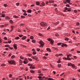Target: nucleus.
<instances>
[{"instance_id":"obj_15","label":"nucleus","mask_w":80,"mask_h":80,"mask_svg":"<svg viewBox=\"0 0 80 80\" xmlns=\"http://www.w3.org/2000/svg\"><path fill=\"white\" fill-rule=\"evenodd\" d=\"M69 40V39H68V38H65V40H66V41H68Z\"/></svg>"},{"instance_id":"obj_37","label":"nucleus","mask_w":80,"mask_h":80,"mask_svg":"<svg viewBox=\"0 0 80 80\" xmlns=\"http://www.w3.org/2000/svg\"><path fill=\"white\" fill-rule=\"evenodd\" d=\"M42 5L43 6H45V4L44 3V2H42Z\"/></svg>"},{"instance_id":"obj_39","label":"nucleus","mask_w":80,"mask_h":80,"mask_svg":"<svg viewBox=\"0 0 80 80\" xmlns=\"http://www.w3.org/2000/svg\"><path fill=\"white\" fill-rule=\"evenodd\" d=\"M48 80H55L54 79H52V78H49Z\"/></svg>"},{"instance_id":"obj_28","label":"nucleus","mask_w":80,"mask_h":80,"mask_svg":"<svg viewBox=\"0 0 80 80\" xmlns=\"http://www.w3.org/2000/svg\"><path fill=\"white\" fill-rule=\"evenodd\" d=\"M36 53H37V52H36L35 51H34L33 52H32V54L33 55H35V54H36Z\"/></svg>"},{"instance_id":"obj_35","label":"nucleus","mask_w":80,"mask_h":80,"mask_svg":"<svg viewBox=\"0 0 80 80\" xmlns=\"http://www.w3.org/2000/svg\"><path fill=\"white\" fill-rule=\"evenodd\" d=\"M8 43H12V41L11 40L8 41Z\"/></svg>"},{"instance_id":"obj_44","label":"nucleus","mask_w":80,"mask_h":80,"mask_svg":"<svg viewBox=\"0 0 80 80\" xmlns=\"http://www.w3.org/2000/svg\"><path fill=\"white\" fill-rule=\"evenodd\" d=\"M63 60H67V59L66 58L64 57L63 58Z\"/></svg>"},{"instance_id":"obj_3","label":"nucleus","mask_w":80,"mask_h":80,"mask_svg":"<svg viewBox=\"0 0 80 80\" xmlns=\"http://www.w3.org/2000/svg\"><path fill=\"white\" fill-rule=\"evenodd\" d=\"M40 25H41V26H42V27H43L44 26L45 27V26H47V23L43 22H41L40 23Z\"/></svg>"},{"instance_id":"obj_4","label":"nucleus","mask_w":80,"mask_h":80,"mask_svg":"<svg viewBox=\"0 0 80 80\" xmlns=\"http://www.w3.org/2000/svg\"><path fill=\"white\" fill-rule=\"evenodd\" d=\"M13 46L14 49H15V50H17V44H14L13 45Z\"/></svg>"},{"instance_id":"obj_63","label":"nucleus","mask_w":80,"mask_h":80,"mask_svg":"<svg viewBox=\"0 0 80 80\" xmlns=\"http://www.w3.org/2000/svg\"><path fill=\"white\" fill-rule=\"evenodd\" d=\"M4 40H7V38L6 37H5Z\"/></svg>"},{"instance_id":"obj_23","label":"nucleus","mask_w":80,"mask_h":80,"mask_svg":"<svg viewBox=\"0 0 80 80\" xmlns=\"http://www.w3.org/2000/svg\"><path fill=\"white\" fill-rule=\"evenodd\" d=\"M49 3H53L54 2L53 0H50L49 1Z\"/></svg>"},{"instance_id":"obj_41","label":"nucleus","mask_w":80,"mask_h":80,"mask_svg":"<svg viewBox=\"0 0 80 80\" xmlns=\"http://www.w3.org/2000/svg\"><path fill=\"white\" fill-rule=\"evenodd\" d=\"M20 58H21V59H22L23 60V59L24 58H23V57L21 56L20 57Z\"/></svg>"},{"instance_id":"obj_52","label":"nucleus","mask_w":80,"mask_h":80,"mask_svg":"<svg viewBox=\"0 0 80 80\" xmlns=\"http://www.w3.org/2000/svg\"><path fill=\"white\" fill-rule=\"evenodd\" d=\"M23 15H24L25 16H26L27 15V13H24L23 14Z\"/></svg>"},{"instance_id":"obj_64","label":"nucleus","mask_w":80,"mask_h":80,"mask_svg":"<svg viewBox=\"0 0 80 80\" xmlns=\"http://www.w3.org/2000/svg\"><path fill=\"white\" fill-rule=\"evenodd\" d=\"M74 13H77V10H74Z\"/></svg>"},{"instance_id":"obj_29","label":"nucleus","mask_w":80,"mask_h":80,"mask_svg":"<svg viewBox=\"0 0 80 80\" xmlns=\"http://www.w3.org/2000/svg\"><path fill=\"white\" fill-rule=\"evenodd\" d=\"M28 60L30 61V62H32V59L31 58H28Z\"/></svg>"},{"instance_id":"obj_43","label":"nucleus","mask_w":80,"mask_h":80,"mask_svg":"<svg viewBox=\"0 0 80 80\" xmlns=\"http://www.w3.org/2000/svg\"><path fill=\"white\" fill-rule=\"evenodd\" d=\"M18 36L19 37H23V35L20 34L18 35Z\"/></svg>"},{"instance_id":"obj_6","label":"nucleus","mask_w":80,"mask_h":80,"mask_svg":"<svg viewBox=\"0 0 80 80\" xmlns=\"http://www.w3.org/2000/svg\"><path fill=\"white\" fill-rule=\"evenodd\" d=\"M54 42V41H53V39L51 40L50 41V43L51 44L53 45V44Z\"/></svg>"},{"instance_id":"obj_49","label":"nucleus","mask_w":80,"mask_h":80,"mask_svg":"<svg viewBox=\"0 0 80 80\" xmlns=\"http://www.w3.org/2000/svg\"><path fill=\"white\" fill-rule=\"evenodd\" d=\"M43 58L44 59H45V60H47V57H46L45 56H44L43 57Z\"/></svg>"},{"instance_id":"obj_22","label":"nucleus","mask_w":80,"mask_h":80,"mask_svg":"<svg viewBox=\"0 0 80 80\" xmlns=\"http://www.w3.org/2000/svg\"><path fill=\"white\" fill-rule=\"evenodd\" d=\"M1 67H3V66H5V64L4 63H2V64H1Z\"/></svg>"},{"instance_id":"obj_32","label":"nucleus","mask_w":80,"mask_h":80,"mask_svg":"<svg viewBox=\"0 0 80 80\" xmlns=\"http://www.w3.org/2000/svg\"><path fill=\"white\" fill-rule=\"evenodd\" d=\"M68 66H72V63L68 64Z\"/></svg>"},{"instance_id":"obj_18","label":"nucleus","mask_w":80,"mask_h":80,"mask_svg":"<svg viewBox=\"0 0 80 80\" xmlns=\"http://www.w3.org/2000/svg\"><path fill=\"white\" fill-rule=\"evenodd\" d=\"M32 43H35V42H36V41L35 39L32 40Z\"/></svg>"},{"instance_id":"obj_53","label":"nucleus","mask_w":80,"mask_h":80,"mask_svg":"<svg viewBox=\"0 0 80 80\" xmlns=\"http://www.w3.org/2000/svg\"><path fill=\"white\" fill-rule=\"evenodd\" d=\"M58 63H60L61 62V61H60V60H59L57 62Z\"/></svg>"},{"instance_id":"obj_48","label":"nucleus","mask_w":80,"mask_h":80,"mask_svg":"<svg viewBox=\"0 0 80 80\" xmlns=\"http://www.w3.org/2000/svg\"><path fill=\"white\" fill-rule=\"evenodd\" d=\"M66 6V7H70V5L69 4H67Z\"/></svg>"},{"instance_id":"obj_5","label":"nucleus","mask_w":80,"mask_h":80,"mask_svg":"<svg viewBox=\"0 0 80 80\" xmlns=\"http://www.w3.org/2000/svg\"><path fill=\"white\" fill-rule=\"evenodd\" d=\"M64 47H67L68 45H66V44H62L61 45V47H64Z\"/></svg>"},{"instance_id":"obj_7","label":"nucleus","mask_w":80,"mask_h":80,"mask_svg":"<svg viewBox=\"0 0 80 80\" xmlns=\"http://www.w3.org/2000/svg\"><path fill=\"white\" fill-rule=\"evenodd\" d=\"M47 51H49V52H51L52 51L51 50H50V48H48L46 49Z\"/></svg>"},{"instance_id":"obj_31","label":"nucleus","mask_w":80,"mask_h":80,"mask_svg":"<svg viewBox=\"0 0 80 80\" xmlns=\"http://www.w3.org/2000/svg\"><path fill=\"white\" fill-rule=\"evenodd\" d=\"M61 66H62L61 65V64H60V65H59V64H58V67L59 68H60V67H61Z\"/></svg>"},{"instance_id":"obj_27","label":"nucleus","mask_w":80,"mask_h":80,"mask_svg":"<svg viewBox=\"0 0 80 80\" xmlns=\"http://www.w3.org/2000/svg\"><path fill=\"white\" fill-rule=\"evenodd\" d=\"M13 17H14V18H18L19 17L18 16H17L16 15H14L13 16Z\"/></svg>"},{"instance_id":"obj_46","label":"nucleus","mask_w":80,"mask_h":80,"mask_svg":"<svg viewBox=\"0 0 80 80\" xmlns=\"http://www.w3.org/2000/svg\"><path fill=\"white\" fill-rule=\"evenodd\" d=\"M19 5H20V3L19 2H18L17 3H16V5L17 6H19Z\"/></svg>"},{"instance_id":"obj_2","label":"nucleus","mask_w":80,"mask_h":80,"mask_svg":"<svg viewBox=\"0 0 80 80\" xmlns=\"http://www.w3.org/2000/svg\"><path fill=\"white\" fill-rule=\"evenodd\" d=\"M40 44L41 45L39 46V47H43V45H45V43L42 41H40Z\"/></svg>"},{"instance_id":"obj_54","label":"nucleus","mask_w":80,"mask_h":80,"mask_svg":"<svg viewBox=\"0 0 80 80\" xmlns=\"http://www.w3.org/2000/svg\"><path fill=\"white\" fill-rule=\"evenodd\" d=\"M9 48H10L11 50H12L13 48H11V47H10V46H9Z\"/></svg>"},{"instance_id":"obj_10","label":"nucleus","mask_w":80,"mask_h":80,"mask_svg":"<svg viewBox=\"0 0 80 80\" xmlns=\"http://www.w3.org/2000/svg\"><path fill=\"white\" fill-rule=\"evenodd\" d=\"M26 38H27V37L26 36H23L22 37V40H25V39H26Z\"/></svg>"},{"instance_id":"obj_1","label":"nucleus","mask_w":80,"mask_h":80,"mask_svg":"<svg viewBox=\"0 0 80 80\" xmlns=\"http://www.w3.org/2000/svg\"><path fill=\"white\" fill-rule=\"evenodd\" d=\"M8 62L10 63L11 65H12V64H13V65H16L15 61L12 60H9L8 61Z\"/></svg>"},{"instance_id":"obj_34","label":"nucleus","mask_w":80,"mask_h":80,"mask_svg":"<svg viewBox=\"0 0 80 80\" xmlns=\"http://www.w3.org/2000/svg\"><path fill=\"white\" fill-rule=\"evenodd\" d=\"M19 38H19V37H16L15 38V39H16V40H18L19 39Z\"/></svg>"},{"instance_id":"obj_51","label":"nucleus","mask_w":80,"mask_h":80,"mask_svg":"<svg viewBox=\"0 0 80 80\" xmlns=\"http://www.w3.org/2000/svg\"><path fill=\"white\" fill-rule=\"evenodd\" d=\"M61 44H62L61 42H59L57 44V45H61Z\"/></svg>"},{"instance_id":"obj_42","label":"nucleus","mask_w":80,"mask_h":80,"mask_svg":"<svg viewBox=\"0 0 80 80\" xmlns=\"http://www.w3.org/2000/svg\"><path fill=\"white\" fill-rule=\"evenodd\" d=\"M10 22L12 24L13 23V21H12V20H11L10 21Z\"/></svg>"},{"instance_id":"obj_55","label":"nucleus","mask_w":80,"mask_h":80,"mask_svg":"<svg viewBox=\"0 0 80 80\" xmlns=\"http://www.w3.org/2000/svg\"><path fill=\"white\" fill-rule=\"evenodd\" d=\"M4 6L5 7H7V4H4Z\"/></svg>"},{"instance_id":"obj_33","label":"nucleus","mask_w":80,"mask_h":80,"mask_svg":"<svg viewBox=\"0 0 80 80\" xmlns=\"http://www.w3.org/2000/svg\"><path fill=\"white\" fill-rule=\"evenodd\" d=\"M30 38L32 40V39H33V36H31L30 37Z\"/></svg>"},{"instance_id":"obj_24","label":"nucleus","mask_w":80,"mask_h":80,"mask_svg":"<svg viewBox=\"0 0 80 80\" xmlns=\"http://www.w3.org/2000/svg\"><path fill=\"white\" fill-rule=\"evenodd\" d=\"M66 1L67 3H70V0H66Z\"/></svg>"},{"instance_id":"obj_11","label":"nucleus","mask_w":80,"mask_h":80,"mask_svg":"<svg viewBox=\"0 0 80 80\" xmlns=\"http://www.w3.org/2000/svg\"><path fill=\"white\" fill-rule=\"evenodd\" d=\"M36 4L37 5H39L40 4V2H36Z\"/></svg>"},{"instance_id":"obj_20","label":"nucleus","mask_w":80,"mask_h":80,"mask_svg":"<svg viewBox=\"0 0 80 80\" xmlns=\"http://www.w3.org/2000/svg\"><path fill=\"white\" fill-rule=\"evenodd\" d=\"M2 17H5V14H2Z\"/></svg>"},{"instance_id":"obj_40","label":"nucleus","mask_w":80,"mask_h":80,"mask_svg":"<svg viewBox=\"0 0 80 80\" xmlns=\"http://www.w3.org/2000/svg\"><path fill=\"white\" fill-rule=\"evenodd\" d=\"M71 56H72L71 54H68V55H67V57H71Z\"/></svg>"},{"instance_id":"obj_36","label":"nucleus","mask_w":80,"mask_h":80,"mask_svg":"<svg viewBox=\"0 0 80 80\" xmlns=\"http://www.w3.org/2000/svg\"><path fill=\"white\" fill-rule=\"evenodd\" d=\"M38 35H39V36H41L42 37L43 36V35H42V34L40 33H39Z\"/></svg>"},{"instance_id":"obj_17","label":"nucleus","mask_w":80,"mask_h":80,"mask_svg":"<svg viewBox=\"0 0 80 80\" xmlns=\"http://www.w3.org/2000/svg\"><path fill=\"white\" fill-rule=\"evenodd\" d=\"M67 60H71V59L69 57H67Z\"/></svg>"},{"instance_id":"obj_60","label":"nucleus","mask_w":80,"mask_h":80,"mask_svg":"<svg viewBox=\"0 0 80 80\" xmlns=\"http://www.w3.org/2000/svg\"><path fill=\"white\" fill-rule=\"evenodd\" d=\"M23 5H24V6H25V7L27 6V4H23Z\"/></svg>"},{"instance_id":"obj_50","label":"nucleus","mask_w":80,"mask_h":80,"mask_svg":"<svg viewBox=\"0 0 80 80\" xmlns=\"http://www.w3.org/2000/svg\"><path fill=\"white\" fill-rule=\"evenodd\" d=\"M55 35V36H56L57 37H58V36L59 35H58V33H56Z\"/></svg>"},{"instance_id":"obj_59","label":"nucleus","mask_w":80,"mask_h":80,"mask_svg":"<svg viewBox=\"0 0 80 80\" xmlns=\"http://www.w3.org/2000/svg\"><path fill=\"white\" fill-rule=\"evenodd\" d=\"M77 52L78 53H80V51H77Z\"/></svg>"},{"instance_id":"obj_26","label":"nucleus","mask_w":80,"mask_h":80,"mask_svg":"<svg viewBox=\"0 0 80 80\" xmlns=\"http://www.w3.org/2000/svg\"><path fill=\"white\" fill-rule=\"evenodd\" d=\"M21 17L22 18H25V17L23 16V15L21 16Z\"/></svg>"},{"instance_id":"obj_8","label":"nucleus","mask_w":80,"mask_h":80,"mask_svg":"<svg viewBox=\"0 0 80 80\" xmlns=\"http://www.w3.org/2000/svg\"><path fill=\"white\" fill-rule=\"evenodd\" d=\"M27 12L28 13H32V10L31 9L28 10Z\"/></svg>"},{"instance_id":"obj_58","label":"nucleus","mask_w":80,"mask_h":80,"mask_svg":"<svg viewBox=\"0 0 80 80\" xmlns=\"http://www.w3.org/2000/svg\"><path fill=\"white\" fill-rule=\"evenodd\" d=\"M63 56V54L62 53H60L59 54V56Z\"/></svg>"},{"instance_id":"obj_47","label":"nucleus","mask_w":80,"mask_h":80,"mask_svg":"<svg viewBox=\"0 0 80 80\" xmlns=\"http://www.w3.org/2000/svg\"><path fill=\"white\" fill-rule=\"evenodd\" d=\"M23 63H24V64H27V62L26 61H23Z\"/></svg>"},{"instance_id":"obj_61","label":"nucleus","mask_w":80,"mask_h":80,"mask_svg":"<svg viewBox=\"0 0 80 80\" xmlns=\"http://www.w3.org/2000/svg\"><path fill=\"white\" fill-rule=\"evenodd\" d=\"M31 58H32L33 59H35V58L34 57L32 56Z\"/></svg>"},{"instance_id":"obj_57","label":"nucleus","mask_w":80,"mask_h":80,"mask_svg":"<svg viewBox=\"0 0 80 80\" xmlns=\"http://www.w3.org/2000/svg\"><path fill=\"white\" fill-rule=\"evenodd\" d=\"M15 56L13 55L11 57V58H15Z\"/></svg>"},{"instance_id":"obj_56","label":"nucleus","mask_w":80,"mask_h":80,"mask_svg":"<svg viewBox=\"0 0 80 80\" xmlns=\"http://www.w3.org/2000/svg\"><path fill=\"white\" fill-rule=\"evenodd\" d=\"M24 25V24H23V23H21V24H20V26H23V25Z\"/></svg>"},{"instance_id":"obj_30","label":"nucleus","mask_w":80,"mask_h":80,"mask_svg":"<svg viewBox=\"0 0 80 80\" xmlns=\"http://www.w3.org/2000/svg\"><path fill=\"white\" fill-rule=\"evenodd\" d=\"M55 10L56 13H58V10H57V8H56L55 9Z\"/></svg>"},{"instance_id":"obj_13","label":"nucleus","mask_w":80,"mask_h":80,"mask_svg":"<svg viewBox=\"0 0 80 80\" xmlns=\"http://www.w3.org/2000/svg\"><path fill=\"white\" fill-rule=\"evenodd\" d=\"M27 55L28 57H31L32 55V54L28 53Z\"/></svg>"},{"instance_id":"obj_9","label":"nucleus","mask_w":80,"mask_h":80,"mask_svg":"<svg viewBox=\"0 0 80 80\" xmlns=\"http://www.w3.org/2000/svg\"><path fill=\"white\" fill-rule=\"evenodd\" d=\"M71 66L72 67H73V68H75V64H71Z\"/></svg>"},{"instance_id":"obj_21","label":"nucleus","mask_w":80,"mask_h":80,"mask_svg":"<svg viewBox=\"0 0 80 80\" xmlns=\"http://www.w3.org/2000/svg\"><path fill=\"white\" fill-rule=\"evenodd\" d=\"M21 46L22 47H24V48H27V47L26 46H25L23 45H21Z\"/></svg>"},{"instance_id":"obj_25","label":"nucleus","mask_w":80,"mask_h":80,"mask_svg":"<svg viewBox=\"0 0 80 80\" xmlns=\"http://www.w3.org/2000/svg\"><path fill=\"white\" fill-rule=\"evenodd\" d=\"M8 76L10 78H12V74H10Z\"/></svg>"},{"instance_id":"obj_16","label":"nucleus","mask_w":80,"mask_h":80,"mask_svg":"<svg viewBox=\"0 0 80 80\" xmlns=\"http://www.w3.org/2000/svg\"><path fill=\"white\" fill-rule=\"evenodd\" d=\"M54 49H55V50H58V49L57 48H56L55 47H52Z\"/></svg>"},{"instance_id":"obj_14","label":"nucleus","mask_w":80,"mask_h":80,"mask_svg":"<svg viewBox=\"0 0 80 80\" xmlns=\"http://www.w3.org/2000/svg\"><path fill=\"white\" fill-rule=\"evenodd\" d=\"M58 23H59V21H58L57 22L54 23V25H58Z\"/></svg>"},{"instance_id":"obj_45","label":"nucleus","mask_w":80,"mask_h":80,"mask_svg":"<svg viewBox=\"0 0 80 80\" xmlns=\"http://www.w3.org/2000/svg\"><path fill=\"white\" fill-rule=\"evenodd\" d=\"M40 50V48H37V51H38V52H39Z\"/></svg>"},{"instance_id":"obj_38","label":"nucleus","mask_w":80,"mask_h":80,"mask_svg":"<svg viewBox=\"0 0 80 80\" xmlns=\"http://www.w3.org/2000/svg\"><path fill=\"white\" fill-rule=\"evenodd\" d=\"M22 12H24V13H27V11H25V10H23V9L22 10Z\"/></svg>"},{"instance_id":"obj_12","label":"nucleus","mask_w":80,"mask_h":80,"mask_svg":"<svg viewBox=\"0 0 80 80\" xmlns=\"http://www.w3.org/2000/svg\"><path fill=\"white\" fill-rule=\"evenodd\" d=\"M30 72H31L32 73H35V71H33V70H31L30 71Z\"/></svg>"},{"instance_id":"obj_19","label":"nucleus","mask_w":80,"mask_h":80,"mask_svg":"<svg viewBox=\"0 0 80 80\" xmlns=\"http://www.w3.org/2000/svg\"><path fill=\"white\" fill-rule=\"evenodd\" d=\"M68 12H71V8H68Z\"/></svg>"},{"instance_id":"obj_62","label":"nucleus","mask_w":80,"mask_h":80,"mask_svg":"<svg viewBox=\"0 0 80 80\" xmlns=\"http://www.w3.org/2000/svg\"><path fill=\"white\" fill-rule=\"evenodd\" d=\"M38 78H39V79H40V78H42V76H38Z\"/></svg>"}]
</instances>
